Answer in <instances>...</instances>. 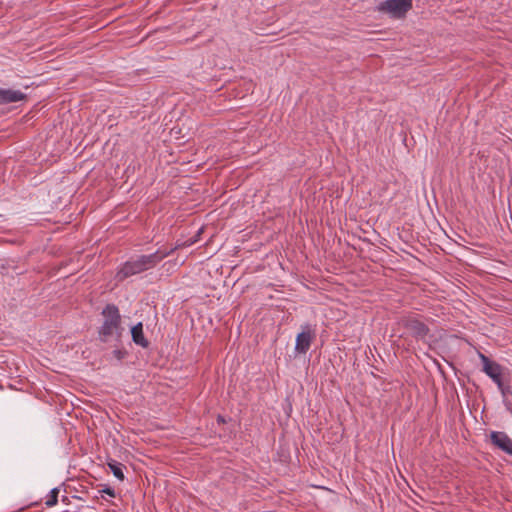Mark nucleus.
Returning <instances> with one entry per match:
<instances>
[{"instance_id": "nucleus-1", "label": "nucleus", "mask_w": 512, "mask_h": 512, "mask_svg": "<svg viewBox=\"0 0 512 512\" xmlns=\"http://www.w3.org/2000/svg\"><path fill=\"white\" fill-rule=\"evenodd\" d=\"M103 323L99 329V337L103 342L120 339L124 328L121 325V315L115 305H107L103 311Z\"/></svg>"}, {"instance_id": "nucleus-2", "label": "nucleus", "mask_w": 512, "mask_h": 512, "mask_svg": "<svg viewBox=\"0 0 512 512\" xmlns=\"http://www.w3.org/2000/svg\"><path fill=\"white\" fill-rule=\"evenodd\" d=\"M168 253H163L161 251H157L150 255H142L136 259H132L127 261L117 272L116 278L119 281H123L124 279L143 272L147 269L154 267L159 261H161L164 257H166Z\"/></svg>"}, {"instance_id": "nucleus-3", "label": "nucleus", "mask_w": 512, "mask_h": 512, "mask_svg": "<svg viewBox=\"0 0 512 512\" xmlns=\"http://www.w3.org/2000/svg\"><path fill=\"white\" fill-rule=\"evenodd\" d=\"M412 8V0H387L380 4L379 10L392 17L401 18Z\"/></svg>"}, {"instance_id": "nucleus-4", "label": "nucleus", "mask_w": 512, "mask_h": 512, "mask_svg": "<svg viewBox=\"0 0 512 512\" xmlns=\"http://www.w3.org/2000/svg\"><path fill=\"white\" fill-rule=\"evenodd\" d=\"M404 327L419 339H423L429 332L428 327L417 316H407L403 320Z\"/></svg>"}, {"instance_id": "nucleus-5", "label": "nucleus", "mask_w": 512, "mask_h": 512, "mask_svg": "<svg viewBox=\"0 0 512 512\" xmlns=\"http://www.w3.org/2000/svg\"><path fill=\"white\" fill-rule=\"evenodd\" d=\"M480 358L483 362L484 372L497 384L498 388L503 391V383L501 380V367L499 364L490 361L485 355L481 354Z\"/></svg>"}, {"instance_id": "nucleus-6", "label": "nucleus", "mask_w": 512, "mask_h": 512, "mask_svg": "<svg viewBox=\"0 0 512 512\" xmlns=\"http://www.w3.org/2000/svg\"><path fill=\"white\" fill-rule=\"evenodd\" d=\"M490 440L494 446L512 456V439L506 433L493 431Z\"/></svg>"}, {"instance_id": "nucleus-7", "label": "nucleus", "mask_w": 512, "mask_h": 512, "mask_svg": "<svg viewBox=\"0 0 512 512\" xmlns=\"http://www.w3.org/2000/svg\"><path fill=\"white\" fill-rule=\"evenodd\" d=\"M313 338L314 334L309 329L303 330L296 337L295 350L305 354L309 350Z\"/></svg>"}, {"instance_id": "nucleus-8", "label": "nucleus", "mask_w": 512, "mask_h": 512, "mask_svg": "<svg viewBox=\"0 0 512 512\" xmlns=\"http://www.w3.org/2000/svg\"><path fill=\"white\" fill-rule=\"evenodd\" d=\"M26 98L25 94L19 90L13 89H0V103H14L22 101Z\"/></svg>"}, {"instance_id": "nucleus-9", "label": "nucleus", "mask_w": 512, "mask_h": 512, "mask_svg": "<svg viewBox=\"0 0 512 512\" xmlns=\"http://www.w3.org/2000/svg\"><path fill=\"white\" fill-rule=\"evenodd\" d=\"M131 335H132V339L133 341L137 344V345H140L142 347H147L148 346V342L147 340L145 339L144 337V334H143V325L142 323H137L136 325H134L131 329Z\"/></svg>"}, {"instance_id": "nucleus-10", "label": "nucleus", "mask_w": 512, "mask_h": 512, "mask_svg": "<svg viewBox=\"0 0 512 512\" xmlns=\"http://www.w3.org/2000/svg\"><path fill=\"white\" fill-rule=\"evenodd\" d=\"M108 466L110 470L112 471L113 475L118 478L119 480L124 479V474L122 470V465L120 463H117L115 461H111L108 463Z\"/></svg>"}, {"instance_id": "nucleus-11", "label": "nucleus", "mask_w": 512, "mask_h": 512, "mask_svg": "<svg viewBox=\"0 0 512 512\" xmlns=\"http://www.w3.org/2000/svg\"><path fill=\"white\" fill-rule=\"evenodd\" d=\"M58 489L54 488L51 490L50 494L48 495L45 504L47 507H52L57 504L58 499Z\"/></svg>"}, {"instance_id": "nucleus-12", "label": "nucleus", "mask_w": 512, "mask_h": 512, "mask_svg": "<svg viewBox=\"0 0 512 512\" xmlns=\"http://www.w3.org/2000/svg\"><path fill=\"white\" fill-rule=\"evenodd\" d=\"M101 492L109 495L110 497H115V492L112 488L107 487V488L103 489Z\"/></svg>"}, {"instance_id": "nucleus-13", "label": "nucleus", "mask_w": 512, "mask_h": 512, "mask_svg": "<svg viewBox=\"0 0 512 512\" xmlns=\"http://www.w3.org/2000/svg\"><path fill=\"white\" fill-rule=\"evenodd\" d=\"M120 354H121L120 351H116V356L120 357Z\"/></svg>"}]
</instances>
